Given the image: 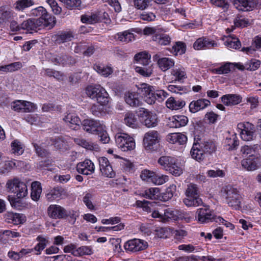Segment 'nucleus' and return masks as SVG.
<instances>
[{"label":"nucleus","instance_id":"27","mask_svg":"<svg viewBox=\"0 0 261 261\" xmlns=\"http://www.w3.org/2000/svg\"><path fill=\"white\" fill-rule=\"evenodd\" d=\"M167 139L170 143L178 145H184L186 144L187 141V136L179 133H172L168 135Z\"/></svg>","mask_w":261,"mask_h":261},{"label":"nucleus","instance_id":"8","mask_svg":"<svg viewBox=\"0 0 261 261\" xmlns=\"http://www.w3.org/2000/svg\"><path fill=\"white\" fill-rule=\"evenodd\" d=\"M241 130L240 136L245 141L254 140L257 136L255 126L248 122H240L237 125Z\"/></svg>","mask_w":261,"mask_h":261},{"label":"nucleus","instance_id":"40","mask_svg":"<svg viewBox=\"0 0 261 261\" xmlns=\"http://www.w3.org/2000/svg\"><path fill=\"white\" fill-rule=\"evenodd\" d=\"M93 68L99 74L106 77L108 76L113 72V69L111 67L106 66L103 65L94 64Z\"/></svg>","mask_w":261,"mask_h":261},{"label":"nucleus","instance_id":"32","mask_svg":"<svg viewBox=\"0 0 261 261\" xmlns=\"http://www.w3.org/2000/svg\"><path fill=\"white\" fill-rule=\"evenodd\" d=\"M152 39L161 45H168L171 41V37L164 33L156 34L152 36Z\"/></svg>","mask_w":261,"mask_h":261},{"label":"nucleus","instance_id":"62","mask_svg":"<svg viewBox=\"0 0 261 261\" xmlns=\"http://www.w3.org/2000/svg\"><path fill=\"white\" fill-rule=\"evenodd\" d=\"M168 180V177L160 174L155 173L152 182L155 185H161Z\"/></svg>","mask_w":261,"mask_h":261},{"label":"nucleus","instance_id":"3","mask_svg":"<svg viewBox=\"0 0 261 261\" xmlns=\"http://www.w3.org/2000/svg\"><path fill=\"white\" fill-rule=\"evenodd\" d=\"M31 14L33 16L38 17L35 18L36 20H39L42 22L43 28H47L48 29H51L56 24L55 17L48 13L43 7L32 9Z\"/></svg>","mask_w":261,"mask_h":261},{"label":"nucleus","instance_id":"23","mask_svg":"<svg viewBox=\"0 0 261 261\" xmlns=\"http://www.w3.org/2000/svg\"><path fill=\"white\" fill-rule=\"evenodd\" d=\"M13 11L7 6L0 7V24L7 23L13 17Z\"/></svg>","mask_w":261,"mask_h":261},{"label":"nucleus","instance_id":"58","mask_svg":"<svg viewBox=\"0 0 261 261\" xmlns=\"http://www.w3.org/2000/svg\"><path fill=\"white\" fill-rule=\"evenodd\" d=\"M152 0H133L134 7L139 10H143L150 5Z\"/></svg>","mask_w":261,"mask_h":261},{"label":"nucleus","instance_id":"45","mask_svg":"<svg viewBox=\"0 0 261 261\" xmlns=\"http://www.w3.org/2000/svg\"><path fill=\"white\" fill-rule=\"evenodd\" d=\"M261 49V36H256L254 38L252 43V46L248 47H243L242 49L243 51H246L247 53L252 54L255 49Z\"/></svg>","mask_w":261,"mask_h":261},{"label":"nucleus","instance_id":"33","mask_svg":"<svg viewBox=\"0 0 261 261\" xmlns=\"http://www.w3.org/2000/svg\"><path fill=\"white\" fill-rule=\"evenodd\" d=\"M150 55L146 51L140 52L137 54L134 57L137 63L143 66H147L150 63Z\"/></svg>","mask_w":261,"mask_h":261},{"label":"nucleus","instance_id":"64","mask_svg":"<svg viewBox=\"0 0 261 261\" xmlns=\"http://www.w3.org/2000/svg\"><path fill=\"white\" fill-rule=\"evenodd\" d=\"M135 71L136 72L145 77L150 76L152 73V69L151 67L146 68L137 66L135 68Z\"/></svg>","mask_w":261,"mask_h":261},{"label":"nucleus","instance_id":"17","mask_svg":"<svg viewBox=\"0 0 261 261\" xmlns=\"http://www.w3.org/2000/svg\"><path fill=\"white\" fill-rule=\"evenodd\" d=\"M73 38L74 36L70 31H59L52 36V39L57 44L70 41Z\"/></svg>","mask_w":261,"mask_h":261},{"label":"nucleus","instance_id":"2","mask_svg":"<svg viewBox=\"0 0 261 261\" xmlns=\"http://www.w3.org/2000/svg\"><path fill=\"white\" fill-rule=\"evenodd\" d=\"M86 93L89 97L95 100L101 106H106L109 103V94L99 85L88 86L86 88Z\"/></svg>","mask_w":261,"mask_h":261},{"label":"nucleus","instance_id":"16","mask_svg":"<svg viewBox=\"0 0 261 261\" xmlns=\"http://www.w3.org/2000/svg\"><path fill=\"white\" fill-rule=\"evenodd\" d=\"M12 109L18 112H30L32 111L34 105L32 102L24 100H16L12 105Z\"/></svg>","mask_w":261,"mask_h":261},{"label":"nucleus","instance_id":"30","mask_svg":"<svg viewBox=\"0 0 261 261\" xmlns=\"http://www.w3.org/2000/svg\"><path fill=\"white\" fill-rule=\"evenodd\" d=\"M125 102L130 106L138 107L142 105L141 101L139 100L138 94L133 92H128L125 95Z\"/></svg>","mask_w":261,"mask_h":261},{"label":"nucleus","instance_id":"19","mask_svg":"<svg viewBox=\"0 0 261 261\" xmlns=\"http://www.w3.org/2000/svg\"><path fill=\"white\" fill-rule=\"evenodd\" d=\"M218 44L214 41L210 40L206 37H201L197 39L193 44V47L195 49H206L210 48L211 47H217Z\"/></svg>","mask_w":261,"mask_h":261},{"label":"nucleus","instance_id":"10","mask_svg":"<svg viewBox=\"0 0 261 261\" xmlns=\"http://www.w3.org/2000/svg\"><path fill=\"white\" fill-rule=\"evenodd\" d=\"M148 243L141 239H134L127 241L124 244L126 251L137 252L146 249L148 247Z\"/></svg>","mask_w":261,"mask_h":261},{"label":"nucleus","instance_id":"9","mask_svg":"<svg viewBox=\"0 0 261 261\" xmlns=\"http://www.w3.org/2000/svg\"><path fill=\"white\" fill-rule=\"evenodd\" d=\"M217 217L208 205H204L203 207L197 209L196 213V218L200 223H206L212 221L218 222Z\"/></svg>","mask_w":261,"mask_h":261},{"label":"nucleus","instance_id":"41","mask_svg":"<svg viewBox=\"0 0 261 261\" xmlns=\"http://www.w3.org/2000/svg\"><path fill=\"white\" fill-rule=\"evenodd\" d=\"M171 74L174 77V80L172 81V82H174V81L181 82L187 77L186 73L184 69L179 68H175L172 69Z\"/></svg>","mask_w":261,"mask_h":261},{"label":"nucleus","instance_id":"26","mask_svg":"<svg viewBox=\"0 0 261 261\" xmlns=\"http://www.w3.org/2000/svg\"><path fill=\"white\" fill-rule=\"evenodd\" d=\"M63 120L67 123V125L72 129H77L81 123L79 117L73 114H69L66 115Z\"/></svg>","mask_w":261,"mask_h":261},{"label":"nucleus","instance_id":"36","mask_svg":"<svg viewBox=\"0 0 261 261\" xmlns=\"http://www.w3.org/2000/svg\"><path fill=\"white\" fill-rule=\"evenodd\" d=\"M174 65L173 59L169 58H162L159 60L158 65L160 68L163 71H165L172 67Z\"/></svg>","mask_w":261,"mask_h":261},{"label":"nucleus","instance_id":"44","mask_svg":"<svg viewBox=\"0 0 261 261\" xmlns=\"http://www.w3.org/2000/svg\"><path fill=\"white\" fill-rule=\"evenodd\" d=\"M101 19V16L98 15L97 14H93L90 15H82L81 16V21L83 23L88 24H93L99 21Z\"/></svg>","mask_w":261,"mask_h":261},{"label":"nucleus","instance_id":"13","mask_svg":"<svg viewBox=\"0 0 261 261\" xmlns=\"http://www.w3.org/2000/svg\"><path fill=\"white\" fill-rule=\"evenodd\" d=\"M100 171L106 177L113 178L115 172L113 170L109 161L105 157H100L98 159Z\"/></svg>","mask_w":261,"mask_h":261},{"label":"nucleus","instance_id":"49","mask_svg":"<svg viewBox=\"0 0 261 261\" xmlns=\"http://www.w3.org/2000/svg\"><path fill=\"white\" fill-rule=\"evenodd\" d=\"M11 152L15 155H19L23 153L24 149L21 143L17 140L13 141L11 144Z\"/></svg>","mask_w":261,"mask_h":261},{"label":"nucleus","instance_id":"15","mask_svg":"<svg viewBox=\"0 0 261 261\" xmlns=\"http://www.w3.org/2000/svg\"><path fill=\"white\" fill-rule=\"evenodd\" d=\"M76 170L79 173L88 175L94 173L95 167L91 160L86 159L77 164Z\"/></svg>","mask_w":261,"mask_h":261},{"label":"nucleus","instance_id":"57","mask_svg":"<svg viewBox=\"0 0 261 261\" xmlns=\"http://www.w3.org/2000/svg\"><path fill=\"white\" fill-rule=\"evenodd\" d=\"M155 172L149 170L144 169L141 173L140 177L143 180L149 182H152Z\"/></svg>","mask_w":261,"mask_h":261},{"label":"nucleus","instance_id":"53","mask_svg":"<svg viewBox=\"0 0 261 261\" xmlns=\"http://www.w3.org/2000/svg\"><path fill=\"white\" fill-rule=\"evenodd\" d=\"M225 44L229 48L233 49H239L241 46V42L238 38L230 37L225 42Z\"/></svg>","mask_w":261,"mask_h":261},{"label":"nucleus","instance_id":"43","mask_svg":"<svg viewBox=\"0 0 261 261\" xmlns=\"http://www.w3.org/2000/svg\"><path fill=\"white\" fill-rule=\"evenodd\" d=\"M225 143L226 145L228 146L227 149L232 150L237 148L238 146L239 145V141L236 135L234 134L230 138H227L225 140Z\"/></svg>","mask_w":261,"mask_h":261},{"label":"nucleus","instance_id":"34","mask_svg":"<svg viewBox=\"0 0 261 261\" xmlns=\"http://www.w3.org/2000/svg\"><path fill=\"white\" fill-rule=\"evenodd\" d=\"M31 187V198L33 200L37 201L39 199L42 192L41 184L39 181H34L32 183Z\"/></svg>","mask_w":261,"mask_h":261},{"label":"nucleus","instance_id":"61","mask_svg":"<svg viewBox=\"0 0 261 261\" xmlns=\"http://www.w3.org/2000/svg\"><path fill=\"white\" fill-rule=\"evenodd\" d=\"M176 191V186L175 185H170L167 188L165 192L164 193L163 198L165 200H168L171 199L175 194Z\"/></svg>","mask_w":261,"mask_h":261},{"label":"nucleus","instance_id":"25","mask_svg":"<svg viewBox=\"0 0 261 261\" xmlns=\"http://www.w3.org/2000/svg\"><path fill=\"white\" fill-rule=\"evenodd\" d=\"M259 148V145L257 144L253 145H244L241 148V153L243 158H250L255 156L256 152Z\"/></svg>","mask_w":261,"mask_h":261},{"label":"nucleus","instance_id":"4","mask_svg":"<svg viewBox=\"0 0 261 261\" xmlns=\"http://www.w3.org/2000/svg\"><path fill=\"white\" fill-rule=\"evenodd\" d=\"M6 187L9 192L15 194L18 199L25 197L28 193L26 184L18 178L8 180Z\"/></svg>","mask_w":261,"mask_h":261},{"label":"nucleus","instance_id":"6","mask_svg":"<svg viewBox=\"0 0 261 261\" xmlns=\"http://www.w3.org/2000/svg\"><path fill=\"white\" fill-rule=\"evenodd\" d=\"M222 192L223 197L229 206L236 208L240 206L241 197L237 189L227 186L223 188Z\"/></svg>","mask_w":261,"mask_h":261},{"label":"nucleus","instance_id":"46","mask_svg":"<svg viewBox=\"0 0 261 261\" xmlns=\"http://www.w3.org/2000/svg\"><path fill=\"white\" fill-rule=\"evenodd\" d=\"M168 90L172 92L180 95L186 94L190 91L189 88L177 86L176 85H170L168 86Z\"/></svg>","mask_w":261,"mask_h":261},{"label":"nucleus","instance_id":"37","mask_svg":"<svg viewBox=\"0 0 261 261\" xmlns=\"http://www.w3.org/2000/svg\"><path fill=\"white\" fill-rule=\"evenodd\" d=\"M19 163L17 161H6L0 167V173L2 174L7 173L12 169L16 167L17 165Z\"/></svg>","mask_w":261,"mask_h":261},{"label":"nucleus","instance_id":"5","mask_svg":"<svg viewBox=\"0 0 261 261\" xmlns=\"http://www.w3.org/2000/svg\"><path fill=\"white\" fill-rule=\"evenodd\" d=\"M160 140V135L156 130H149L144 135L143 145L146 151L152 152L158 149Z\"/></svg>","mask_w":261,"mask_h":261},{"label":"nucleus","instance_id":"24","mask_svg":"<svg viewBox=\"0 0 261 261\" xmlns=\"http://www.w3.org/2000/svg\"><path fill=\"white\" fill-rule=\"evenodd\" d=\"M24 216L20 214L14 213L12 212H7L5 214L4 218L5 221L9 223L14 225H18L22 223L24 221Z\"/></svg>","mask_w":261,"mask_h":261},{"label":"nucleus","instance_id":"7","mask_svg":"<svg viewBox=\"0 0 261 261\" xmlns=\"http://www.w3.org/2000/svg\"><path fill=\"white\" fill-rule=\"evenodd\" d=\"M115 142L117 147L122 151H131L135 148L134 139L125 133L116 134Z\"/></svg>","mask_w":261,"mask_h":261},{"label":"nucleus","instance_id":"20","mask_svg":"<svg viewBox=\"0 0 261 261\" xmlns=\"http://www.w3.org/2000/svg\"><path fill=\"white\" fill-rule=\"evenodd\" d=\"M143 124L147 127H154L158 124V117L157 115L151 112L148 111L146 110L143 111Z\"/></svg>","mask_w":261,"mask_h":261},{"label":"nucleus","instance_id":"60","mask_svg":"<svg viewBox=\"0 0 261 261\" xmlns=\"http://www.w3.org/2000/svg\"><path fill=\"white\" fill-rule=\"evenodd\" d=\"M153 90H154V88L152 86L146 83H142L140 84L138 87V90L140 93L144 97Z\"/></svg>","mask_w":261,"mask_h":261},{"label":"nucleus","instance_id":"21","mask_svg":"<svg viewBox=\"0 0 261 261\" xmlns=\"http://www.w3.org/2000/svg\"><path fill=\"white\" fill-rule=\"evenodd\" d=\"M188 122V118L184 115H174L169 119L168 125L170 127L178 128L185 126Z\"/></svg>","mask_w":261,"mask_h":261},{"label":"nucleus","instance_id":"31","mask_svg":"<svg viewBox=\"0 0 261 261\" xmlns=\"http://www.w3.org/2000/svg\"><path fill=\"white\" fill-rule=\"evenodd\" d=\"M54 62L58 64L66 65H73L75 63L76 61L75 59L71 56H67L65 54H61L57 56V57L54 59Z\"/></svg>","mask_w":261,"mask_h":261},{"label":"nucleus","instance_id":"55","mask_svg":"<svg viewBox=\"0 0 261 261\" xmlns=\"http://www.w3.org/2000/svg\"><path fill=\"white\" fill-rule=\"evenodd\" d=\"M74 142L77 145L82 146L87 149L92 150L94 149L93 143L88 142L84 139L81 138H73Z\"/></svg>","mask_w":261,"mask_h":261},{"label":"nucleus","instance_id":"51","mask_svg":"<svg viewBox=\"0 0 261 261\" xmlns=\"http://www.w3.org/2000/svg\"><path fill=\"white\" fill-rule=\"evenodd\" d=\"M34 2L33 0H18L15 4V9L19 11H22L24 9L33 5Z\"/></svg>","mask_w":261,"mask_h":261},{"label":"nucleus","instance_id":"63","mask_svg":"<svg viewBox=\"0 0 261 261\" xmlns=\"http://www.w3.org/2000/svg\"><path fill=\"white\" fill-rule=\"evenodd\" d=\"M163 220L173 219L176 220L177 218V211L172 208H168L165 210Z\"/></svg>","mask_w":261,"mask_h":261},{"label":"nucleus","instance_id":"48","mask_svg":"<svg viewBox=\"0 0 261 261\" xmlns=\"http://www.w3.org/2000/svg\"><path fill=\"white\" fill-rule=\"evenodd\" d=\"M124 121L127 125L132 127H135L137 125V118L135 114L133 113H127L125 114Z\"/></svg>","mask_w":261,"mask_h":261},{"label":"nucleus","instance_id":"56","mask_svg":"<svg viewBox=\"0 0 261 261\" xmlns=\"http://www.w3.org/2000/svg\"><path fill=\"white\" fill-rule=\"evenodd\" d=\"M124 228V224L123 223H120L117 225L112 226V227H104V226H100V227H96L95 229L97 230V231H102V232H108L111 230L113 231H119L123 229Z\"/></svg>","mask_w":261,"mask_h":261},{"label":"nucleus","instance_id":"42","mask_svg":"<svg viewBox=\"0 0 261 261\" xmlns=\"http://www.w3.org/2000/svg\"><path fill=\"white\" fill-rule=\"evenodd\" d=\"M175 159L168 156H162L158 160V163L164 168L168 171V169L174 163Z\"/></svg>","mask_w":261,"mask_h":261},{"label":"nucleus","instance_id":"52","mask_svg":"<svg viewBox=\"0 0 261 261\" xmlns=\"http://www.w3.org/2000/svg\"><path fill=\"white\" fill-rule=\"evenodd\" d=\"M242 166L248 171H253L257 169V165L255 161L250 159H245L242 161Z\"/></svg>","mask_w":261,"mask_h":261},{"label":"nucleus","instance_id":"59","mask_svg":"<svg viewBox=\"0 0 261 261\" xmlns=\"http://www.w3.org/2000/svg\"><path fill=\"white\" fill-rule=\"evenodd\" d=\"M211 3L217 7L221 8L223 11H227L229 7L228 1L226 0H211Z\"/></svg>","mask_w":261,"mask_h":261},{"label":"nucleus","instance_id":"54","mask_svg":"<svg viewBox=\"0 0 261 261\" xmlns=\"http://www.w3.org/2000/svg\"><path fill=\"white\" fill-rule=\"evenodd\" d=\"M199 188L198 186L193 183H191L187 186L185 191L186 196H198Z\"/></svg>","mask_w":261,"mask_h":261},{"label":"nucleus","instance_id":"1","mask_svg":"<svg viewBox=\"0 0 261 261\" xmlns=\"http://www.w3.org/2000/svg\"><path fill=\"white\" fill-rule=\"evenodd\" d=\"M216 147L214 142L212 140H204L198 142V140L194 139L190 154L193 159L196 161L203 160L207 155H211L214 153Z\"/></svg>","mask_w":261,"mask_h":261},{"label":"nucleus","instance_id":"22","mask_svg":"<svg viewBox=\"0 0 261 261\" xmlns=\"http://www.w3.org/2000/svg\"><path fill=\"white\" fill-rule=\"evenodd\" d=\"M210 101L206 99H199L193 100L189 105V110L191 113H195L200 110L204 109L210 105Z\"/></svg>","mask_w":261,"mask_h":261},{"label":"nucleus","instance_id":"39","mask_svg":"<svg viewBox=\"0 0 261 261\" xmlns=\"http://www.w3.org/2000/svg\"><path fill=\"white\" fill-rule=\"evenodd\" d=\"M232 63L226 62L223 64L220 67L212 69L211 71L213 73L218 74H225L229 73L231 71Z\"/></svg>","mask_w":261,"mask_h":261},{"label":"nucleus","instance_id":"18","mask_svg":"<svg viewBox=\"0 0 261 261\" xmlns=\"http://www.w3.org/2000/svg\"><path fill=\"white\" fill-rule=\"evenodd\" d=\"M39 27L43 28L42 22L35 18L29 19L21 23L22 29L27 30L30 33H32V31L37 32Z\"/></svg>","mask_w":261,"mask_h":261},{"label":"nucleus","instance_id":"35","mask_svg":"<svg viewBox=\"0 0 261 261\" xmlns=\"http://www.w3.org/2000/svg\"><path fill=\"white\" fill-rule=\"evenodd\" d=\"M183 202L188 206H198L202 204V201L199 196H186Z\"/></svg>","mask_w":261,"mask_h":261},{"label":"nucleus","instance_id":"28","mask_svg":"<svg viewBox=\"0 0 261 261\" xmlns=\"http://www.w3.org/2000/svg\"><path fill=\"white\" fill-rule=\"evenodd\" d=\"M222 101L226 106L236 105L242 101V97L237 94H226L221 97Z\"/></svg>","mask_w":261,"mask_h":261},{"label":"nucleus","instance_id":"11","mask_svg":"<svg viewBox=\"0 0 261 261\" xmlns=\"http://www.w3.org/2000/svg\"><path fill=\"white\" fill-rule=\"evenodd\" d=\"M81 124L83 129L90 134H97L102 130L103 124L98 120L87 119L84 120Z\"/></svg>","mask_w":261,"mask_h":261},{"label":"nucleus","instance_id":"12","mask_svg":"<svg viewBox=\"0 0 261 261\" xmlns=\"http://www.w3.org/2000/svg\"><path fill=\"white\" fill-rule=\"evenodd\" d=\"M258 4V0H234L233 5L240 11H250L256 8Z\"/></svg>","mask_w":261,"mask_h":261},{"label":"nucleus","instance_id":"47","mask_svg":"<svg viewBox=\"0 0 261 261\" xmlns=\"http://www.w3.org/2000/svg\"><path fill=\"white\" fill-rule=\"evenodd\" d=\"M64 192L63 188L56 187L51 189L46 195V197L49 200H53L60 197Z\"/></svg>","mask_w":261,"mask_h":261},{"label":"nucleus","instance_id":"38","mask_svg":"<svg viewBox=\"0 0 261 261\" xmlns=\"http://www.w3.org/2000/svg\"><path fill=\"white\" fill-rule=\"evenodd\" d=\"M115 39L122 42L128 43L134 40V35L132 33L125 31L116 34L115 35Z\"/></svg>","mask_w":261,"mask_h":261},{"label":"nucleus","instance_id":"14","mask_svg":"<svg viewBox=\"0 0 261 261\" xmlns=\"http://www.w3.org/2000/svg\"><path fill=\"white\" fill-rule=\"evenodd\" d=\"M47 214L53 219H65L66 209L59 205L51 204L47 208Z\"/></svg>","mask_w":261,"mask_h":261},{"label":"nucleus","instance_id":"29","mask_svg":"<svg viewBox=\"0 0 261 261\" xmlns=\"http://www.w3.org/2000/svg\"><path fill=\"white\" fill-rule=\"evenodd\" d=\"M186 105L184 100L176 99L174 97H170L166 101L168 108L172 110H177L182 108Z\"/></svg>","mask_w":261,"mask_h":261},{"label":"nucleus","instance_id":"50","mask_svg":"<svg viewBox=\"0 0 261 261\" xmlns=\"http://www.w3.org/2000/svg\"><path fill=\"white\" fill-rule=\"evenodd\" d=\"M159 189L157 188H150L146 189L142 193V195L146 198L151 199H156L158 197Z\"/></svg>","mask_w":261,"mask_h":261}]
</instances>
